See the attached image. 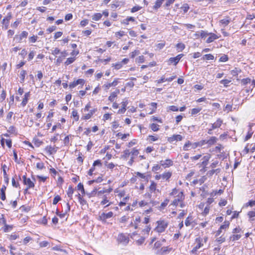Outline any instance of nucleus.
<instances>
[{
  "instance_id": "obj_1",
  "label": "nucleus",
  "mask_w": 255,
  "mask_h": 255,
  "mask_svg": "<svg viewBox=\"0 0 255 255\" xmlns=\"http://www.w3.org/2000/svg\"><path fill=\"white\" fill-rule=\"evenodd\" d=\"M171 195H176L173 200L172 205L177 206L179 203L184 200V195L182 191L178 192V190L174 188L170 193Z\"/></svg>"
},
{
  "instance_id": "obj_2",
  "label": "nucleus",
  "mask_w": 255,
  "mask_h": 255,
  "mask_svg": "<svg viewBox=\"0 0 255 255\" xmlns=\"http://www.w3.org/2000/svg\"><path fill=\"white\" fill-rule=\"evenodd\" d=\"M145 195L148 198V199L146 200H142L139 202L138 205L140 207H145V208L146 209L145 211L147 213H148L151 210V205L152 206L153 205V202L151 199V195L150 193L146 194Z\"/></svg>"
},
{
  "instance_id": "obj_3",
  "label": "nucleus",
  "mask_w": 255,
  "mask_h": 255,
  "mask_svg": "<svg viewBox=\"0 0 255 255\" xmlns=\"http://www.w3.org/2000/svg\"><path fill=\"white\" fill-rule=\"evenodd\" d=\"M115 196L116 198H119L121 199L122 197H123L122 200H121L119 202V205L122 207L123 206H125L126 204V202L127 200L128 199L129 197L128 196L124 197L125 195V192L122 189H116L115 191Z\"/></svg>"
},
{
  "instance_id": "obj_4",
  "label": "nucleus",
  "mask_w": 255,
  "mask_h": 255,
  "mask_svg": "<svg viewBox=\"0 0 255 255\" xmlns=\"http://www.w3.org/2000/svg\"><path fill=\"white\" fill-rule=\"evenodd\" d=\"M156 224L157 226L154 229V231L158 233L164 232L168 225V223L165 220L157 221Z\"/></svg>"
},
{
  "instance_id": "obj_5",
  "label": "nucleus",
  "mask_w": 255,
  "mask_h": 255,
  "mask_svg": "<svg viewBox=\"0 0 255 255\" xmlns=\"http://www.w3.org/2000/svg\"><path fill=\"white\" fill-rule=\"evenodd\" d=\"M111 158L112 154L109 152H107L105 157L103 158V164H104L105 166L109 169H112V162L109 161Z\"/></svg>"
},
{
  "instance_id": "obj_6",
  "label": "nucleus",
  "mask_w": 255,
  "mask_h": 255,
  "mask_svg": "<svg viewBox=\"0 0 255 255\" xmlns=\"http://www.w3.org/2000/svg\"><path fill=\"white\" fill-rule=\"evenodd\" d=\"M202 242V239L201 238H197L196 239L195 243V246L191 251L193 254H196L197 250L203 246Z\"/></svg>"
},
{
  "instance_id": "obj_7",
  "label": "nucleus",
  "mask_w": 255,
  "mask_h": 255,
  "mask_svg": "<svg viewBox=\"0 0 255 255\" xmlns=\"http://www.w3.org/2000/svg\"><path fill=\"white\" fill-rule=\"evenodd\" d=\"M198 147L197 143L194 142L192 143L189 141L186 142L183 146V149L184 151H187L190 149H195Z\"/></svg>"
},
{
  "instance_id": "obj_8",
  "label": "nucleus",
  "mask_w": 255,
  "mask_h": 255,
  "mask_svg": "<svg viewBox=\"0 0 255 255\" xmlns=\"http://www.w3.org/2000/svg\"><path fill=\"white\" fill-rule=\"evenodd\" d=\"M23 182L24 185L27 186V188H32L34 187V183L29 178L26 177V175H24L22 176Z\"/></svg>"
},
{
  "instance_id": "obj_9",
  "label": "nucleus",
  "mask_w": 255,
  "mask_h": 255,
  "mask_svg": "<svg viewBox=\"0 0 255 255\" xmlns=\"http://www.w3.org/2000/svg\"><path fill=\"white\" fill-rule=\"evenodd\" d=\"M117 240L119 243L126 245L128 243L129 238L124 234H121L118 235Z\"/></svg>"
},
{
  "instance_id": "obj_10",
  "label": "nucleus",
  "mask_w": 255,
  "mask_h": 255,
  "mask_svg": "<svg viewBox=\"0 0 255 255\" xmlns=\"http://www.w3.org/2000/svg\"><path fill=\"white\" fill-rule=\"evenodd\" d=\"M99 217L103 222L109 223L107 220L112 217V212H109L108 213H103L100 215Z\"/></svg>"
},
{
  "instance_id": "obj_11",
  "label": "nucleus",
  "mask_w": 255,
  "mask_h": 255,
  "mask_svg": "<svg viewBox=\"0 0 255 255\" xmlns=\"http://www.w3.org/2000/svg\"><path fill=\"white\" fill-rule=\"evenodd\" d=\"M209 37L207 39L206 42L210 43L214 41L215 40L219 38L220 36L213 33H209Z\"/></svg>"
},
{
  "instance_id": "obj_12",
  "label": "nucleus",
  "mask_w": 255,
  "mask_h": 255,
  "mask_svg": "<svg viewBox=\"0 0 255 255\" xmlns=\"http://www.w3.org/2000/svg\"><path fill=\"white\" fill-rule=\"evenodd\" d=\"M160 163L164 168L169 167L173 165V161L171 159H167L165 160H161Z\"/></svg>"
},
{
  "instance_id": "obj_13",
  "label": "nucleus",
  "mask_w": 255,
  "mask_h": 255,
  "mask_svg": "<svg viewBox=\"0 0 255 255\" xmlns=\"http://www.w3.org/2000/svg\"><path fill=\"white\" fill-rule=\"evenodd\" d=\"M182 139V136L180 134H173L172 136L168 137V141L172 142L174 141H181Z\"/></svg>"
},
{
  "instance_id": "obj_14",
  "label": "nucleus",
  "mask_w": 255,
  "mask_h": 255,
  "mask_svg": "<svg viewBox=\"0 0 255 255\" xmlns=\"http://www.w3.org/2000/svg\"><path fill=\"white\" fill-rule=\"evenodd\" d=\"M28 32L25 31H22L19 35H16L15 38L18 40L19 42H21L23 38H25L28 36Z\"/></svg>"
},
{
  "instance_id": "obj_15",
  "label": "nucleus",
  "mask_w": 255,
  "mask_h": 255,
  "mask_svg": "<svg viewBox=\"0 0 255 255\" xmlns=\"http://www.w3.org/2000/svg\"><path fill=\"white\" fill-rule=\"evenodd\" d=\"M231 19L229 17H226L219 21V24L221 26L225 27L231 22Z\"/></svg>"
},
{
  "instance_id": "obj_16",
  "label": "nucleus",
  "mask_w": 255,
  "mask_h": 255,
  "mask_svg": "<svg viewBox=\"0 0 255 255\" xmlns=\"http://www.w3.org/2000/svg\"><path fill=\"white\" fill-rule=\"evenodd\" d=\"M129 60L128 58H124L122 61L119 62L114 65L115 68L118 70L120 69L124 64H127Z\"/></svg>"
},
{
  "instance_id": "obj_17",
  "label": "nucleus",
  "mask_w": 255,
  "mask_h": 255,
  "mask_svg": "<svg viewBox=\"0 0 255 255\" xmlns=\"http://www.w3.org/2000/svg\"><path fill=\"white\" fill-rule=\"evenodd\" d=\"M127 104V101L122 102L121 104V108L118 111L117 113L120 114H124L126 110V107Z\"/></svg>"
},
{
  "instance_id": "obj_18",
  "label": "nucleus",
  "mask_w": 255,
  "mask_h": 255,
  "mask_svg": "<svg viewBox=\"0 0 255 255\" xmlns=\"http://www.w3.org/2000/svg\"><path fill=\"white\" fill-rule=\"evenodd\" d=\"M97 111L96 109H94L93 110H91L90 111V112L83 115L82 117V119L83 120H88L91 118V117L93 115V114Z\"/></svg>"
},
{
  "instance_id": "obj_19",
  "label": "nucleus",
  "mask_w": 255,
  "mask_h": 255,
  "mask_svg": "<svg viewBox=\"0 0 255 255\" xmlns=\"http://www.w3.org/2000/svg\"><path fill=\"white\" fill-rule=\"evenodd\" d=\"M6 187L5 185H3L0 189V198L4 201L6 199L5 196V190H6Z\"/></svg>"
},
{
  "instance_id": "obj_20",
  "label": "nucleus",
  "mask_w": 255,
  "mask_h": 255,
  "mask_svg": "<svg viewBox=\"0 0 255 255\" xmlns=\"http://www.w3.org/2000/svg\"><path fill=\"white\" fill-rule=\"evenodd\" d=\"M247 216L249 217V221L252 223L255 220L254 217H255V211H249L247 213Z\"/></svg>"
},
{
  "instance_id": "obj_21",
  "label": "nucleus",
  "mask_w": 255,
  "mask_h": 255,
  "mask_svg": "<svg viewBox=\"0 0 255 255\" xmlns=\"http://www.w3.org/2000/svg\"><path fill=\"white\" fill-rule=\"evenodd\" d=\"M222 123L223 121L220 119H218L216 122L212 124V129H214L215 128H220L222 125Z\"/></svg>"
},
{
  "instance_id": "obj_22",
  "label": "nucleus",
  "mask_w": 255,
  "mask_h": 255,
  "mask_svg": "<svg viewBox=\"0 0 255 255\" xmlns=\"http://www.w3.org/2000/svg\"><path fill=\"white\" fill-rule=\"evenodd\" d=\"M30 96V92L26 93L24 94V97L23 99V100L21 103V105L22 107H24L26 104L27 103L28 98Z\"/></svg>"
},
{
  "instance_id": "obj_23",
  "label": "nucleus",
  "mask_w": 255,
  "mask_h": 255,
  "mask_svg": "<svg viewBox=\"0 0 255 255\" xmlns=\"http://www.w3.org/2000/svg\"><path fill=\"white\" fill-rule=\"evenodd\" d=\"M45 150L49 153V154H52L56 152V149L50 145L47 146L45 148Z\"/></svg>"
},
{
  "instance_id": "obj_24",
  "label": "nucleus",
  "mask_w": 255,
  "mask_h": 255,
  "mask_svg": "<svg viewBox=\"0 0 255 255\" xmlns=\"http://www.w3.org/2000/svg\"><path fill=\"white\" fill-rule=\"evenodd\" d=\"M217 140V138L215 136H212L209 140H207V144L208 146H211L215 144Z\"/></svg>"
},
{
  "instance_id": "obj_25",
  "label": "nucleus",
  "mask_w": 255,
  "mask_h": 255,
  "mask_svg": "<svg viewBox=\"0 0 255 255\" xmlns=\"http://www.w3.org/2000/svg\"><path fill=\"white\" fill-rule=\"evenodd\" d=\"M171 175L172 173L170 172H164L161 175V176H162V178L166 180H168L171 177Z\"/></svg>"
},
{
  "instance_id": "obj_26",
  "label": "nucleus",
  "mask_w": 255,
  "mask_h": 255,
  "mask_svg": "<svg viewBox=\"0 0 255 255\" xmlns=\"http://www.w3.org/2000/svg\"><path fill=\"white\" fill-rule=\"evenodd\" d=\"M102 14L100 13H95L92 16V19L93 20L97 21L101 18Z\"/></svg>"
},
{
  "instance_id": "obj_27",
  "label": "nucleus",
  "mask_w": 255,
  "mask_h": 255,
  "mask_svg": "<svg viewBox=\"0 0 255 255\" xmlns=\"http://www.w3.org/2000/svg\"><path fill=\"white\" fill-rule=\"evenodd\" d=\"M163 1L164 0H157L155 2L153 8L154 9H158L159 8L162 4Z\"/></svg>"
},
{
  "instance_id": "obj_28",
  "label": "nucleus",
  "mask_w": 255,
  "mask_h": 255,
  "mask_svg": "<svg viewBox=\"0 0 255 255\" xmlns=\"http://www.w3.org/2000/svg\"><path fill=\"white\" fill-rule=\"evenodd\" d=\"M193 218L191 216H189L185 220V225L186 226L188 227L192 223Z\"/></svg>"
},
{
  "instance_id": "obj_29",
  "label": "nucleus",
  "mask_w": 255,
  "mask_h": 255,
  "mask_svg": "<svg viewBox=\"0 0 255 255\" xmlns=\"http://www.w3.org/2000/svg\"><path fill=\"white\" fill-rule=\"evenodd\" d=\"M73 192H74V189L72 188V187L71 186H69L67 194L68 197H69L70 199H72Z\"/></svg>"
},
{
  "instance_id": "obj_30",
  "label": "nucleus",
  "mask_w": 255,
  "mask_h": 255,
  "mask_svg": "<svg viewBox=\"0 0 255 255\" xmlns=\"http://www.w3.org/2000/svg\"><path fill=\"white\" fill-rule=\"evenodd\" d=\"M26 74L25 70H22L20 73V82L23 83L24 81L25 77Z\"/></svg>"
},
{
  "instance_id": "obj_31",
  "label": "nucleus",
  "mask_w": 255,
  "mask_h": 255,
  "mask_svg": "<svg viewBox=\"0 0 255 255\" xmlns=\"http://www.w3.org/2000/svg\"><path fill=\"white\" fill-rule=\"evenodd\" d=\"M156 189V184L153 181H151L149 190L151 192H154Z\"/></svg>"
},
{
  "instance_id": "obj_32",
  "label": "nucleus",
  "mask_w": 255,
  "mask_h": 255,
  "mask_svg": "<svg viewBox=\"0 0 255 255\" xmlns=\"http://www.w3.org/2000/svg\"><path fill=\"white\" fill-rule=\"evenodd\" d=\"M230 225V222L229 221H225L223 224L221 225L220 227L221 230H226L227 229Z\"/></svg>"
},
{
  "instance_id": "obj_33",
  "label": "nucleus",
  "mask_w": 255,
  "mask_h": 255,
  "mask_svg": "<svg viewBox=\"0 0 255 255\" xmlns=\"http://www.w3.org/2000/svg\"><path fill=\"white\" fill-rule=\"evenodd\" d=\"M150 128L154 131H157L159 130V126L156 124H152L150 125Z\"/></svg>"
},
{
  "instance_id": "obj_34",
  "label": "nucleus",
  "mask_w": 255,
  "mask_h": 255,
  "mask_svg": "<svg viewBox=\"0 0 255 255\" xmlns=\"http://www.w3.org/2000/svg\"><path fill=\"white\" fill-rule=\"evenodd\" d=\"M75 60V57H70L67 59L66 61L65 62V64L66 65H68L70 64H72Z\"/></svg>"
},
{
  "instance_id": "obj_35",
  "label": "nucleus",
  "mask_w": 255,
  "mask_h": 255,
  "mask_svg": "<svg viewBox=\"0 0 255 255\" xmlns=\"http://www.w3.org/2000/svg\"><path fill=\"white\" fill-rule=\"evenodd\" d=\"M251 81V80L249 78H247L245 79H243L241 80V83L243 85H246L248 83H250Z\"/></svg>"
},
{
  "instance_id": "obj_36",
  "label": "nucleus",
  "mask_w": 255,
  "mask_h": 255,
  "mask_svg": "<svg viewBox=\"0 0 255 255\" xmlns=\"http://www.w3.org/2000/svg\"><path fill=\"white\" fill-rule=\"evenodd\" d=\"M241 237V235H233L230 237V239L232 241H235L239 240Z\"/></svg>"
},
{
  "instance_id": "obj_37",
  "label": "nucleus",
  "mask_w": 255,
  "mask_h": 255,
  "mask_svg": "<svg viewBox=\"0 0 255 255\" xmlns=\"http://www.w3.org/2000/svg\"><path fill=\"white\" fill-rule=\"evenodd\" d=\"M129 217L126 216H124L122 217L119 219V222L121 223H125L128 221Z\"/></svg>"
},
{
  "instance_id": "obj_38",
  "label": "nucleus",
  "mask_w": 255,
  "mask_h": 255,
  "mask_svg": "<svg viewBox=\"0 0 255 255\" xmlns=\"http://www.w3.org/2000/svg\"><path fill=\"white\" fill-rule=\"evenodd\" d=\"M209 35V32L207 31L201 30L200 31V37L204 38Z\"/></svg>"
},
{
  "instance_id": "obj_39",
  "label": "nucleus",
  "mask_w": 255,
  "mask_h": 255,
  "mask_svg": "<svg viewBox=\"0 0 255 255\" xmlns=\"http://www.w3.org/2000/svg\"><path fill=\"white\" fill-rule=\"evenodd\" d=\"M201 110H202V109L200 108L192 109L191 110V114L192 115H196V114L199 113L201 111Z\"/></svg>"
},
{
  "instance_id": "obj_40",
  "label": "nucleus",
  "mask_w": 255,
  "mask_h": 255,
  "mask_svg": "<svg viewBox=\"0 0 255 255\" xmlns=\"http://www.w3.org/2000/svg\"><path fill=\"white\" fill-rule=\"evenodd\" d=\"M61 200V198L59 195H56L54 197L53 200V204L56 205L57 203Z\"/></svg>"
},
{
  "instance_id": "obj_41",
  "label": "nucleus",
  "mask_w": 255,
  "mask_h": 255,
  "mask_svg": "<svg viewBox=\"0 0 255 255\" xmlns=\"http://www.w3.org/2000/svg\"><path fill=\"white\" fill-rule=\"evenodd\" d=\"M79 201L80 204L82 206L87 204V201L82 197H81L80 194H79Z\"/></svg>"
},
{
  "instance_id": "obj_42",
  "label": "nucleus",
  "mask_w": 255,
  "mask_h": 255,
  "mask_svg": "<svg viewBox=\"0 0 255 255\" xmlns=\"http://www.w3.org/2000/svg\"><path fill=\"white\" fill-rule=\"evenodd\" d=\"M240 71H241L239 69L235 68L234 70H232L231 71V74L233 76H236L238 75L239 73L240 72Z\"/></svg>"
},
{
  "instance_id": "obj_43",
  "label": "nucleus",
  "mask_w": 255,
  "mask_h": 255,
  "mask_svg": "<svg viewBox=\"0 0 255 255\" xmlns=\"http://www.w3.org/2000/svg\"><path fill=\"white\" fill-rule=\"evenodd\" d=\"M103 163L99 159L95 161L93 164V166L102 167Z\"/></svg>"
},
{
  "instance_id": "obj_44",
  "label": "nucleus",
  "mask_w": 255,
  "mask_h": 255,
  "mask_svg": "<svg viewBox=\"0 0 255 255\" xmlns=\"http://www.w3.org/2000/svg\"><path fill=\"white\" fill-rule=\"evenodd\" d=\"M72 115L74 118L75 121H78L79 120V115L76 110L73 111Z\"/></svg>"
},
{
  "instance_id": "obj_45",
  "label": "nucleus",
  "mask_w": 255,
  "mask_h": 255,
  "mask_svg": "<svg viewBox=\"0 0 255 255\" xmlns=\"http://www.w3.org/2000/svg\"><path fill=\"white\" fill-rule=\"evenodd\" d=\"M1 169H2L3 175H7L6 171L9 169V168L7 167L5 164H1Z\"/></svg>"
},
{
  "instance_id": "obj_46",
  "label": "nucleus",
  "mask_w": 255,
  "mask_h": 255,
  "mask_svg": "<svg viewBox=\"0 0 255 255\" xmlns=\"http://www.w3.org/2000/svg\"><path fill=\"white\" fill-rule=\"evenodd\" d=\"M157 104L156 103H151L150 104L151 111L149 113L150 114H152L156 109Z\"/></svg>"
},
{
  "instance_id": "obj_47",
  "label": "nucleus",
  "mask_w": 255,
  "mask_h": 255,
  "mask_svg": "<svg viewBox=\"0 0 255 255\" xmlns=\"http://www.w3.org/2000/svg\"><path fill=\"white\" fill-rule=\"evenodd\" d=\"M11 183L13 187L17 188L19 187V184L18 182H16L15 178L13 177L11 180Z\"/></svg>"
},
{
  "instance_id": "obj_48",
  "label": "nucleus",
  "mask_w": 255,
  "mask_h": 255,
  "mask_svg": "<svg viewBox=\"0 0 255 255\" xmlns=\"http://www.w3.org/2000/svg\"><path fill=\"white\" fill-rule=\"evenodd\" d=\"M176 46L177 48L180 49V51H182L185 47V44L182 43H177Z\"/></svg>"
},
{
  "instance_id": "obj_49",
  "label": "nucleus",
  "mask_w": 255,
  "mask_h": 255,
  "mask_svg": "<svg viewBox=\"0 0 255 255\" xmlns=\"http://www.w3.org/2000/svg\"><path fill=\"white\" fill-rule=\"evenodd\" d=\"M231 82V80L228 79H224L220 81V83L223 84L224 86L227 87L228 84Z\"/></svg>"
},
{
  "instance_id": "obj_50",
  "label": "nucleus",
  "mask_w": 255,
  "mask_h": 255,
  "mask_svg": "<svg viewBox=\"0 0 255 255\" xmlns=\"http://www.w3.org/2000/svg\"><path fill=\"white\" fill-rule=\"evenodd\" d=\"M176 60L175 57H171L169 59V63L170 64H173L176 65L178 63Z\"/></svg>"
},
{
  "instance_id": "obj_51",
  "label": "nucleus",
  "mask_w": 255,
  "mask_h": 255,
  "mask_svg": "<svg viewBox=\"0 0 255 255\" xmlns=\"http://www.w3.org/2000/svg\"><path fill=\"white\" fill-rule=\"evenodd\" d=\"M224 111H227V113L232 111V105L227 104L224 109Z\"/></svg>"
},
{
  "instance_id": "obj_52",
  "label": "nucleus",
  "mask_w": 255,
  "mask_h": 255,
  "mask_svg": "<svg viewBox=\"0 0 255 255\" xmlns=\"http://www.w3.org/2000/svg\"><path fill=\"white\" fill-rule=\"evenodd\" d=\"M6 98V92L4 90H3L2 91V93L0 95V102H2L3 100H5Z\"/></svg>"
},
{
  "instance_id": "obj_53",
  "label": "nucleus",
  "mask_w": 255,
  "mask_h": 255,
  "mask_svg": "<svg viewBox=\"0 0 255 255\" xmlns=\"http://www.w3.org/2000/svg\"><path fill=\"white\" fill-rule=\"evenodd\" d=\"M49 244V242H48L47 241H42V242H41L40 243H39V246L41 247V248H43V247H47L48 245Z\"/></svg>"
},
{
  "instance_id": "obj_54",
  "label": "nucleus",
  "mask_w": 255,
  "mask_h": 255,
  "mask_svg": "<svg viewBox=\"0 0 255 255\" xmlns=\"http://www.w3.org/2000/svg\"><path fill=\"white\" fill-rule=\"evenodd\" d=\"M12 228V226L8 225L6 224L4 225V227L3 228L4 232H7L9 230H11Z\"/></svg>"
},
{
  "instance_id": "obj_55",
  "label": "nucleus",
  "mask_w": 255,
  "mask_h": 255,
  "mask_svg": "<svg viewBox=\"0 0 255 255\" xmlns=\"http://www.w3.org/2000/svg\"><path fill=\"white\" fill-rule=\"evenodd\" d=\"M70 135H67L66 136L64 139V144L65 145H68L69 144V141H70V139H69V136Z\"/></svg>"
},
{
  "instance_id": "obj_56",
  "label": "nucleus",
  "mask_w": 255,
  "mask_h": 255,
  "mask_svg": "<svg viewBox=\"0 0 255 255\" xmlns=\"http://www.w3.org/2000/svg\"><path fill=\"white\" fill-rule=\"evenodd\" d=\"M161 165H158V164H156V165H155L154 166H153L152 168V171H153V172H156L158 170H159L160 168H161Z\"/></svg>"
},
{
  "instance_id": "obj_57",
  "label": "nucleus",
  "mask_w": 255,
  "mask_h": 255,
  "mask_svg": "<svg viewBox=\"0 0 255 255\" xmlns=\"http://www.w3.org/2000/svg\"><path fill=\"white\" fill-rule=\"evenodd\" d=\"M12 18V14L11 12H8L6 16L4 18L6 20V22H9L10 20Z\"/></svg>"
},
{
  "instance_id": "obj_58",
  "label": "nucleus",
  "mask_w": 255,
  "mask_h": 255,
  "mask_svg": "<svg viewBox=\"0 0 255 255\" xmlns=\"http://www.w3.org/2000/svg\"><path fill=\"white\" fill-rule=\"evenodd\" d=\"M13 156H14V159L15 162H16L18 164H19L20 162L18 160L17 155V153L16 152V150H13Z\"/></svg>"
},
{
  "instance_id": "obj_59",
  "label": "nucleus",
  "mask_w": 255,
  "mask_h": 255,
  "mask_svg": "<svg viewBox=\"0 0 255 255\" xmlns=\"http://www.w3.org/2000/svg\"><path fill=\"white\" fill-rule=\"evenodd\" d=\"M228 60V57L227 55H224L223 56H222L220 59H219V61L220 62H226L227 61V60Z\"/></svg>"
},
{
  "instance_id": "obj_60",
  "label": "nucleus",
  "mask_w": 255,
  "mask_h": 255,
  "mask_svg": "<svg viewBox=\"0 0 255 255\" xmlns=\"http://www.w3.org/2000/svg\"><path fill=\"white\" fill-rule=\"evenodd\" d=\"M75 81L76 83V84H77V85L79 84L83 85L85 84V80L83 79H79Z\"/></svg>"
},
{
  "instance_id": "obj_61",
  "label": "nucleus",
  "mask_w": 255,
  "mask_h": 255,
  "mask_svg": "<svg viewBox=\"0 0 255 255\" xmlns=\"http://www.w3.org/2000/svg\"><path fill=\"white\" fill-rule=\"evenodd\" d=\"M181 8L183 10L184 12H186L188 10L189 7L188 4L185 3L183 5Z\"/></svg>"
},
{
  "instance_id": "obj_62",
  "label": "nucleus",
  "mask_w": 255,
  "mask_h": 255,
  "mask_svg": "<svg viewBox=\"0 0 255 255\" xmlns=\"http://www.w3.org/2000/svg\"><path fill=\"white\" fill-rule=\"evenodd\" d=\"M35 52H34L33 51H31L28 55V60L30 61L31 60H32L33 58Z\"/></svg>"
},
{
  "instance_id": "obj_63",
  "label": "nucleus",
  "mask_w": 255,
  "mask_h": 255,
  "mask_svg": "<svg viewBox=\"0 0 255 255\" xmlns=\"http://www.w3.org/2000/svg\"><path fill=\"white\" fill-rule=\"evenodd\" d=\"M36 167L39 169H42L44 168V165L43 162H38L36 164Z\"/></svg>"
},
{
  "instance_id": "obj_64",
  "label": "nucleus",
  "mask_w": 255,
  "mask_h": 255,
  "mask_svg": "<svg viewBox=\"0 0 255 255\" xmlns=\"http://www.w3.org/2000/svg\"><path fill=\"white\" fill-rule=\"evenodd\" d=\"M205 57L206 60H213L214 58V57L213 55L209 54H206L205 55Z\"/></svg>"
}]
</instances>
